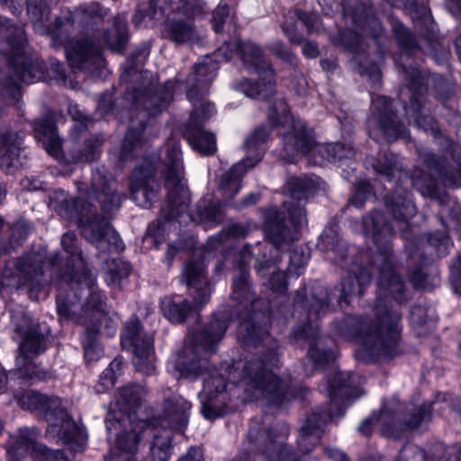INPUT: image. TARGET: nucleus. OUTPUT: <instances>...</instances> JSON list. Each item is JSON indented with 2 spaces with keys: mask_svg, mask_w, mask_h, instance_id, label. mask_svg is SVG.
<instances>
[{
  "mask_svg": "<svg viewBox=\"0 0 461 461\" xmlns=\"http://www.w3.org/2000/svg\"><path fill=\"white\" fill-rule=\"evenodd\" d=\"M267 237L269 242L246 244L240 251L238 273L233 276L231 299L237 302L240 323L238 337L246 348H259L260 356L246 361L236 387L242 392L244 402L264 399L268 404L279 405L290 397H295L291 382L278 376L274 369L279 366V344L269 335L267 323V310L258 311L263 302L256 298L249 273V261L255 259V268L262 278L266 271L276 262L277 251L290 249L300 239V229L304 225L305 213L302 207L289 208V219L284 212L269 209L266 215Z\"/></svg>",
  "mask_w": 461,
  "mask_h": 461,
  "instance_id": "1",
  "label": "nucleus"
},
{
  "mask_svg": "<svg viewBox=\"0 0 461 461\" xmlns=\"http://www.w3.org/2000/svg\"><path fill=\"white\" fill-rule=\"evenodd\" d=\"M363 232L372 236L376 252L372 256L370 267L378 273L376 299L374 315H348L336 321V335L346 340H357L363 346L367 361L377 358L393 357L402 353L401 312L389 303V297L398 303L410 299L405 285L397 273V264L393 253L392 239L393 230L381 211H373L362 219Z\"/></svg>",
  "mask_w": 461,
  "mask_h": 461,
  "instance_id": "2",
  "label": "nucleus"
},
{
  "mask_svg": "<svg viewBox=\"0 0 461 461\" xmlns=\"http://www.w3.org/2000/svg\"><path fill=\"white\" fill-rule=\"evenodd\" d=\"M228 327L225 318L213 315L202 330L192 332L189 343L176 359L175 366L180 377H203L201 411L207 420H215L230 411V396L226 390L227 380L217 369L209 366L206 357L207 355L216 352Z\"/></svg>",
  "mask_w": 461,
  "mask_h": 461,
  "instance_id": "3",
  "label": "nucleus"
},
{
  "mask_svg": "<svg viewBox=\"0 0 461 461\" xmlns=\"http://www.w3.org/2000/svg\"><path fill=\"white\" fill-rule=\"evenodd\" d=\"M61 245L69 256L66 260L59 254H55L45 268L42 257L30 252L8 261L2 272L3 277L15 279L17 287H26L29 296L34 300L50 284L60 286L61 283L69 285L75 282L87 287L93 286L95 280L86 267L82 251L78 249L76 234H63Z\"/></svg>",
  "mask_w": 461,
  "mask_h": 461,
  "instance_id": "4",
  "label": "nucleus"
},
{
  "mask_svg": "<svg viewBox=\"0 0 461 461\" xmlns=\"http://www.w3.org/2000/svg\"><path fill=\"white\" fill-rule=\"evenodd\" d=\"M165 158L162 162L146 158L136 167L130 179L132 200L143 208H149L158 199L159 185L155 180L156 171L162 167L165 187L167 190V204L161 213L165 221L177 219L187 212L190 203L189 190L184 183V165L180 144L168 140L165 144Z\"/></svg>",
  "mask_w": 461,
  "mask_h": 461,
  "instance_id": "5",
  "label": "nucleus"
},
{
  "mask_svg": "<svg viewBox=\"0 0 461 461\" xmlns=\"http://www.w3.org/2000/svg\"><path fill=\"white\" fill-rule=\"evenodd\" d=\"M106 13L98 3L80 5L74 11L61 10L54 22L48 25L44 23L39 32L47 34L54 48L65 46L66 56L73 68L100 76L104 68L102 51L92 39H81L74 42L71 37L77 30L83 31L95 24Z\"/></svg>",
  "mask_w": 461,
  "mask_h": 461,
  "instance_id": "6",
  "label": "nucleus"
},
{
  "mask_svg": "<svg viewBox=\"0 0 461 461\" xmlns=\"http://www.w3.org/2000/svg\"><path fill=\"white\" fill-rule=\"evenodd\" d=\"M343 14L353 27L339 32L335 43L353 54L349 66L355 73L367 77L374 85L379 86L381 73L378 66L370 59L368 40L375 43L374 51L381 58L387 40L384 27L371 7L362 0H344Z\"/></svg>",
  "mask_w": 461,
  "mask_h": 461,
  "instance_id": "7",
  "label": "nucleus"
},
{
  "mask_svg": "<svg viewBox=\"0 0 461 461\" xmlns=\"http://www.w3.org/2000/svg\"><path fill=\"white\" fill-rule=\"evenodd\" d=\"M334 296L333 290H329L318 282L310 283L296 291L294 299V310L306 312L308 321L297 325L291 333L294 344L301 342L309 345L307 359L316 369L335 359L334 342L330 337L320 335L317 321L330 312V303Z\"/></svg>",
  "mask_w": 461,
  "mask_h": 461,
  "instance_id": "8",
  "label": "nucleus"
},
{
  "mask_svg": "<svg viewBox=\"0 0 461 461\" xmlns=\"http://www.w3.org/2000/svg\"><path fill=\"white\" fill-rule=\"evenodd\" d=\"M218 61L204 57L194 65L185 79V95L193 104V111L184 131V138L194 150L211 156L217 149L215 135L203 129V123L214 113V104L205 100L209 87L217 75Z\"/></svg>",
  "mask_w": 461,
  "mask_h": 461,
  "instance_id": "9",
  "label": "nucleus"
},
{
  "mask_svg": "<svg viewBox=\"0 0 461 461\" xmlns=\"http://www.w3.org/2000/svg\"><path fill=\"white\" fill-rule=\"evenodd\" d=\"M392 27L397 44L403 52L402 54L395 55L394 60L408 81V87L411 92L410 102L403 106L405 115L409 123L413 122V125L418 129L437 136L439 132L438 122L432 116L425 113V94L429 83L434 81V77L427 75L418 67L402 61L404 58L410 59L411 57L420 51H423V50L418 43L415 36L402 23L394 21Z\"/></svg>",
  "mask_w": 461,
  "mask_h": 461,
  "instance_id": "10",
  "label": "nucleus"
},
{
  "mask_svg": "<svg viewBox=\"0 0 461 461\" xmlns=\"http://www.w3.org/2000/svg\"><path fill=\"white\" fill-rule=\"evenodd\" d=\"M360 377L352 372L334 371L320 391H327L330 404L312 411L300 429L297 445L302 454L310 453L320 442L327 423L335 417H342L352 400L358 397Z\"/></svg>",
  "mask_w": 461,
  "mask_h": 461,
  "instance_id": "11",
  "label": "nucleus"
},
{
  "mask_svg": "<svg viewBox=\"0 0 461 461\" xmlns=\"http://www.w3.org/2000/svg\"><path fill=\"white\" fill-rule=\"evenodd\" d=\"M13 335L18 342L19 356L15 359L18 379L33 384L51 379L50 369L32 361L47 349L49 331L44 324L32 319L23 310L12 313Z\"/></svg>",
  "mask_w": 461,
  "mask_h": 461,
  "instance_id": "12",
  "label": "nucleus"
},
{
  "mask_svg": "<svg viewBox=\"0 0 461 461\" xmlns=\"http://www.w3.org/2000/svg\"><path fill=\"white\" fill-rule=\"evenodd\" d=\"M0 52L5 56L12 75L0 71V93L16 98L19 82L32 84L43 78L41 68L26 56V37L23 27L15 26L0 15Z\"/></svg>",
  "mask_w": 461,
  "mask_h": 461,
  "instance_id": "13",
  "label": "nucleus"
},
{
  "mask_svg": "<svg viewBox=\"0 0 461 461\" xmlns=\"http://www.w3.org/2000/svg\"><path fill=\"white\" fill-rule=\"evenodd\" d=\"M238 55L246 68L256 73L260 82L241 79L233 83V88L250 98L266 99L276 92V73L273 66L265 59L259 45L251 41L240 39L223 40V43L214 52L216 58L222 57L227 61Z\"/></svg>",
  "mask_w": 461,
  "mask_h": 461,
  "instance_id": "14",
  "label": "nucleus"
},
{
  "mask_svg": "<svg viewBox=\"0 0 461 461\" xmlns=\"http://www.w3.org/2000/svg\"><path fill=\"white\" fill-rule=\"evenodd\" d=\"M59 212L70 221H76L83 237L100 252H120L123 249V242L113 229L110 221L100 215L95 207L85 198L65 197L59 203Z\"/></svg>",
  "mask_w": 461,
  "mask_h": 461,
  "instance_id": "15",
  "label": "nucleus"
},
{
  "mask_svg": "<svg viewBox=\"0 0 461 461\" xmlns=\"http://www.w3.org/2000/svg\"><path fill=\"white\" fill-rule=\"evenodd\" d=\"M319 247L326 253V257L333 264L347 269V275L342 276L341 287L338 302L348 303L353 295L360 296L372 279V273L367 267L348 258V245L339 236V227L330 222L321 235Z\"/></svg>",
  "mask_w": 461,
  "mask_h": 461,
  "instance_id": "16",
  "label": "nucleus"
},
{
  "mask_svg": "<svg viewBox=\"0 0 461 461\" xmlns=\"http://www.w3.org/2000/svg\"><path fill=\"white\" fill-rule=\"evenodd\" d=\"M205 268L204 257L196 258L194 255L182 273L194 305L189 300L178 295L166 296L160 300V310L172 323L185 322L194 308L199 310L210 301L212 288Z\"/></svg>",
  "mask_w": 461,
  "mask_h": 461,
  "instance_id": "17",
  "label": "nucleus"
},
{
  "mask_svg": "<svg viewBox=\"0 0 461 461\" xmlns=\"http://www.w3.org/2000/svg\"><path fill=\"white\" fill-rule=\"evenodd\" d=\"M447 153L451 155L455 166L448 165L445 158L430 150H420L419 158L428 173L415 170L411 185L423 196L439 200L438 181L444 186L456 188L461 186V151L455 143H450Z\"/></svg>",
  "mask_w": 461,
  "mask_h": 461,
  "instance_id": "18",
  "label": "nucleus"
},
{
  "mask_svg": "<svg viewBox=\"0 0 461 461\" xmlns=\"http://www.w3.org/2000/svg\"><path fill=\"white\" fill-rule=\"evenodd\" d=\"M23 410L42 415L48 423L47 436L54 440L68 444L77 440L79 430L63 406L62 400L36 391L28 390L15 394Z\"/></svg>",
  "mask_w": 461,
  "mask_h": 461,
  "instance_id": "19",
  "label": "nucleus"
},
{
  "mask_svg": "<svg viewBox=\"0 0 461 461\" xmlns=\"http://www.w3.org/2000/svg\"><path fill=\"white\" fill-rule=\"evenodd\" d=\"M174 82L167 81L158 86L151 93V89H146L142 93L137 92L132 97V105L140 117L138 127L134 126V120L131 119V125L129 128L123 140L121 149V159L127 160L131 158L134 151L142 144V133L146 129V119L159 114L167 108L173 99Z\"/></svg>",
  "mask_w": 461,
  "mask_h": 461,
  "instance_id": "20",
  "label": "nucleus"
},
{
  "mask_svg": "<svg viewBox=\"0 0 461 461\" xmlns=\"http://www.w3.org/2000/svg\"><path fill=\"white\" fill-rule=\"evenodd\" d=\"M267 122L270 128L279 124L289 123V130L282 132L284 152L287 158H293L297 153L308 154L315 146L312 132L300 120L290 115L288 104L284 100H278L269 110Z\"/></svg>",
  "mask_w": 461,
  "mask_h": 461,
  "instance_id": "21",
  "label": "nucleus"
},
{
  "mask_svg": "<svg viewBox=\"0 0 461 461\" xmlns=\"http://www.w3.org/2000/svg\"><path fill=\"white\" fill-rule=\"evenodd\" d=\"M158 425L157 419L138 420L132 417L121 419L115 412H109L105 427L110 436L116 435V446L126 453L135 455L140 441Z\"/></svg>",
  "mask_w": 461,
  "mask_h": 461,
  "instance_id": "22",
  "label": "nucleus"
},
{
  "mask_svg": "<svg viewBox=\"0 0 461 461\" xmlns=\"http://www.w3.org/2000/svg\"><path fill=\"white\" fill-rule=\"evenodd\" d=\"M436 402H424L421 404L410 403L405 407L404 414L402 403L395 398L383 402L379 420L388 429H393L401 423L406 429H415L432 419V406Z\"/></svg>",
  "mask_w": 461,
  "mask_h": 461,
  "instance_id": "23",
  "label": "nucleus"
},
{
  "mask_svg": "<svg viewBox=\"0 0 461 461\" xmlns=\"http://www.w3.org/2000/svg\"><path fill=\"white\" fill-rule=\"evenodd\" d=\"M153 337L141 332L140 322L138 319H131L126 322L122 334V344L133 348V363L138 371L150 375L155 370Z\"/></svg>",
  "mask_w": 461,
  "mask_h": 461,
  "instance_id": "24",
  "label": "nucleus"
},
{
  "mask_svg": "<svg viewBox=\"0 0 461 461\" xmlns=\"http://www.w3.org/2000/svg\"><path fill=\"white\" fill-rule=\"evenodd\" d=\"M385 204L391 211L394 221L403 225L402 231L404 239L407 240L405 249L409 258L413 260L416 258L423 259L424 255L420 249L419 240H411L407 233V229L410 228L409 220L417 212L412 194L406 189L397 186L393 193L386 198Z\"/></svg>",
  "mask_w": 461,
  "mask_h": 461,
  "instance_id": "25",
  "label": "nucleus"
},
{
  "mask_svg": "<svg viewBox=\"0 0 461 461\" xmlns=\"http://www.w3.org/2000/svg\"><path fill=\"white\" fill-rule=\"evenodd\" d=\"M86 196L88 200L97 201L101 210L107 214L117 212L124 199V195L117 190L114 178L100 168L93 171L90 190L86 191Z\"/></svg>",
  "mask_w": 461,
  "mask_h": 461,
  "instance_id": "26",
  "label": "nucleus"
},
{
  "mask_svg": "<svg viewBox=\"0 0 461 461\" xmlns=\"http://www.w3.org/2000/svg\"><path fill=\"white\" fill-rule=\"evenodd\" d=\"M368 123L376 124L388 142L406 137V128L398 119L393 100L386 96L372 97V114L368 118Z\"/></svg>",
  "mask_w": 461,
  "mask_h": 461,
  "instance_id": "27",
  "label": "nucleus"
},
{
  "mask_svg": "<svg viewBox=\"0 0 461 461\" xmlns=\"http://www.w3.org/2000/svg\"><path fill=\"white\" fill-rule=\"evenodd\" d=\"M296 21L301 22L308 35L321 34L325 32L322 20L317 13L300 8L290 10L284 17L281 29L293 44L301 45L303 41V35L298 32Z\"/></svg>",
  "mask_w": 461,
  "mask_h": 461,
  "instance_id": "28",
  "label": "nucleus"
},
{
  "mask_svg": "<svg viewBox=\"0 0 461 461\" xmlns=\"http://www.w3.org/2000/svg\"><path fill=\"white\" fill-rule=\"evenodd\" d=\"M160 35L176 46L185 45L197 38V27L192 20L170 13L162 23Z\"/></svg>",
  "mask_w": 461,
  "mask_h": 461,
  "instance_id": "29",
  "label": "nucleus"
},
{
  "mask_svg": "<svg viewBox=\"0 0 461 461\" xmlns=\"http://www.w3.org/2000/svg\"><path fill=\"white\" fill-rule=\"evenodd\" d=\"M23 136L11 129L0 130V167L8 174L14 173L20 167Z\"/></svg>",
  "mask_w": 461,
  "mask_h": 461,
  "instance_id": "30",
  "label": "nucleus"
},
{
  "mask_svg": "<svg viewBox=\"0 0 461 461\" xmlns=\"http://www.w3.org/2000/svg\"><path fill=\"white\" fill-rule=\"evenodd\" d=\"M106 297L98 290H93L87 296L82 308L83 319L87 318V324L98 323L100 328L104 325L108 336H113L116 331V324L109 318L105 312Z\"/></svg>",
  "mask_w": 461,
  "mask_h": 461,
  "instance_id": "31",
  "label": "nucleus"
},
{
  "mask_svg": "<svg viewBox=\"0 0 461 461\" xmlns=\"http://www.w3.org/2000/svg\"><path fill=\"white\" fill-rule=\"evenodd\" d=\"M40 432L36 428L20 429L15 435L10 436L7 443L8 461H18L25 455L32 453L33 458L36 456V447L41 446L39 443Z\"/></svg>",
  "mask_w": 461,
  "mask_h": 461,
  "instance_id": "32",
  "label": "nucleus"
},
{
  "mask_svg": "<svg viewBox=\"0 0 461 461\" xmlns=\"http://www.w3.org/2000/svg\"><path fill=\"white\" fill-rule=\"evenodd\" d=\"M91 39L98 48L104 44L113 52L122 53L130 40L126 15L123 14L116 15L110 30L104 32L96 40Z\"/></svg>",
  "mask_w": 461,
  "mask_h": 461,
  "instance_id": "33",
  "label": "nucleus"
},
{
  "mask_svg": "<svg viewBox=\"0 0 461 461\" xmlns=\"http://www.w3.org/2000/svg\"><path fill=\"white\" fill-rule=\"evenodd\" d=\"M192 404L179 396L166 401L163 417H152L170 429L186 426Z\"/></svg>",
  "mask_w": 461,
  "mask_h": 461,
  "instance_id": "34",
  "label": "nucleus"
},
{
  "mask_svg": "<svg viewBox=\"0 0 461 461\" xmlns=\"http://www.w3.org/2000/svg\"><path fill=\"white\" fill-rule=\"evenodd\" d=\"M148 391L141 384H128L118 390L116 404L120 413L116 414L118 418L125 419L131 417L142 404Z\"/></svg>",
  "mask_w": 461,
  "mask_h": 461,
  "instance_id": "35",
  "label": "nucleus"
},
{
  "mask_svg": "<svg viewBox=\"0 0 461 461\" xmlns=\"http://www.w3.org/2000/svg\"><path fill=\"white\" fill-rule=\"evenodd\" d=\"M249 168L247 159H241L222 175L218 191L225 203H230L240 191L241 178Z\"/></svg>",
  "mask_w": 461,
  "mask_h": 461,
  "instance_id": "36",
  "label": "nucleus"
},
{
  "mask_svg": "<svg viewBox=\"0 0 461 461\" xmlns=\"http://www.w3.org/2000/svg\"><path fill=\"white\" fill-rule=\"evenodd\" d=\"M291 198L296 200L295 203L294 201L284 202V207L286 209V214L289 216V208L302 207L305 211L304 206L300 204V201L307 199L317 188L318 180L309 177L307 176L291 177L287 182ZM306 214V212H304ZM307 220L305 219L304 224Z\"/></svg>",
  "mask_w": 461,
  "mask_h": 461,
  "instance_id": "37",
  "label": "nucleus"
},
{
  "mask_svg": "<svg viewBox=\"0 0 461 461\" xmlns=\"http://www.w3.org/2000/svg\"><path fill=\"white\" fill-rule=\"evenodd\" d=\"M34 130L41 139L44 149L52 157L58 158L61 149V140L57 132V127L50 117H43L35 121Z\"/></svg>",
  "mask_w": 461,
  "mask_h": 461,
  "instance_id": "38",
  "label": "nucleus"
},
{
  "mask_svg": "<svg viewBox=\"0 0 461 461\" xmlns=\"http://www.w3.org/2000/svg\"><path fill=\"white\" fill-rule=\"evenodd\" d=\"M152 433L153 441L150 445V455L154 461H168L172 455V438L170 429L166 428L158 421L156 428L149 431Z\"/></svg>",
  "mask_w": 461,
  "mask_h": 461,
  "instance_id": "39",
  "label": "nucleus"
},
{
  "mask_svg": "<svg viewBox=\"0 0 461 461\" xmlns=\"http://www.w3.org/2000/svg\"><path fill=\"white\" fill-rule=\"evenodd\" d=\"M271 133V129L266 125H260L245 139L244 147L247 150L248 156L244 158L247 159L249 167H255L263 157L262 145L268 140Z\"/></svg>",
  "mask_w": 461,
  "mask_h": 461,
  "instance_id": "40",
  "label": "nucleus"
},
{
  "mask_svg": "<svg viewBox=\"0 0 461 461\" xmlns=\"http://www.w3.org/2000/svg\"><path fill=\"white\" fill-rule=\"evenodd\" d=\"M98 323H92L86 326V331L82 339L85 358L87 362H95L101 358L103 349L98 342V333L100 332Z\"/></svg>",
  "mask_w": 461,
  "mask_h": 461,
  "instance_id": "41",
  "label": "nucleus"
},
{
  "mask_svg": "<svg viewBox=\"0 0 461 461\" xmlns=\"http://www.w3.org/2000/svg\"><path fill=\"white\" fill-rule=\"evenodd\" d=\"M269 443L264 449V454L272 460L276 461H301L297 453L290 450L284 444L285 433L279 437L278 439L272 438V431L268 432Z\"/></svg>",
  "mask_w": 461,
  "mask_h": 461,
  "instance_id": "42",
  "label": "nucleus"
},
{
  "mask_svg": "<svg viewBox=\"0 0 461 461\" xmlns=\"http://www.w3.org/2000/svg\"><path fill=\"white\" fill-rule=\"evenodd\" d=\"M171 13L194 22L207 13V5L203 0H176Z\"/></svg>",
  "mask_w": 461,
  "mask_h": 461,
  "instance_id": "43",
  "label": "nucleus"
},
{
  "mask_svg": "<svg viewBox=\"0 0 461 461\" xmlns=\"http://www.w3.org/2000/svg\"><path fill=\"white\" fill-rule=\"evenodd\" d=\"M102 140L97 137H91L83 142L82 146L74 148L71 151L74 162H92L100 155Z\"/></svg>",
  "mask_w": 461,
  "mask_h": 461,
  "instance_id": "44",
  "label": "nucleus"
},
{
  "mask_svg": "<svg viewBox=\"0 0 461 461\" xmlns=\"http://www.w3.org/2000/svg\"><path fill=\"white\" fill-rule=\"evenodd\" d=\"M212 28L216 33H221L226 31L236 32L237 27L234 18L230 14V7L227 4H219L212 13Z\"/></svg>",
  "mask_w": 461,
  "mask_h": 461,
  "instance_id": "45",
  "label": "nucleus"
},
{
  "mask_svg": "<svg viewBox=\"0 0 461 461\" xmlns=\"http://www.w3.org/2000/svg\"><path fill=\"white\" fill-rule=\"evenodd\" d=\"M393 7L408 11L413 20L426 19L430 15L429 0H385Z\"/></svg>",
  "mask_w": 461,
  "mask_h": 461,
  "instance_id": "46",
  "label": "nucleus"
},
{
  "mask_svg": "<svg viewBox=\"0 0 461 461\" xmlns=\"http://www.w3.org/2000/svg\"><path fill=\"white\" fill-rule=\"evenodd\" d=\"M397 159L396 155L384 151L377 159H371V167L377 175L391 180L397 170Z\"/></svg>",
  "mask_w": 461,
  "mask_h": 461,
  "instance_id": "47",
  "label": "nucleus"
},
{
  "mask_svg": "<svg viewBox=\"0 0 461 461\" xmlns=\"http://www.w3.org/2000/svg\"><path fill=\"white\" fill-rule=\"evenodd\" d=\"M131 273V265L122 259H113L105 273V281L110 286H121Z\"/></svg>",
  "mask_w": 461,
  "mask_h": 461,
  "instance_id": "48",
  "label": "nucleus"
},
{
  "mask_svg": "<svg viewBox=\"0 0 461 461\" xmlns=\"http://www.w3.org/2000/svg\"><path fill=\"white\" fill-rule=\"evenodd\" d=\"M27 13L39 32L49 21L50 9L45 0H27Z\"/></svg>",
  "mask_w": 461,
  "mask_h": 461,
  "instance_id": "49",
  "label": "nucleus"
},
{
  "mask_svg": "<svg viewBox=\"0 0 461 461\" xmlns=\"http://www.w3.org/2000/svg\"><path fill=\"white\" fill-rule=\"evenodd\" d=\"M57 304V313L59 318L66 321H73L77 323L87 326V318L83 319L82 312L80 314L77 313L76 304L68 303L67 299H65L61 294H59L56 298Z\"/></svg>",
  "mask_w": 461,
  "mask_h": 461,
  "instance_id": "50",
  "label": "nucleus"
},
{
  "mask_svg": "<svg viewBox=\"0 0 461 461\" xmlns=\"http://www.w3.org/2000/svg\"><path fill=\"white\" fill-rule=\"evenodd\" d=\"M329 153L328 159L332 163L339 165L343 164L347 160L356 158V151L353 147L346 143H335L327 148Z\"/></svg>",
  "mask_w": 461,
  "mask_h": 461,
  "instance_id": "51",
  "label": "nucleus"
},
{
  "mask_svg": "<svg viewBox=\"0 0 461 461\" xmlns=\"http://www.w3.org/2000/svg\"><path fill=\"white\" fill-rule=\"evenodd\" d=\"M427 246L434 249L437 257L442 258L449 253L452 242L445 231H435L429 236Z\"/></svg>",
  "mask_w": 461,
  "mask_h": 461,
  "instance_id": "52",
  "label": "nucleus"
},
{
  "mask_svg": "<svg viewBox=\"0 0 461 461\" xmlns=\"http://www.w3.org/2000/svg\"><path fill=\"white\" fill-rule=\"evenodd\" d=\"M150 52V45L147 42H142L140 44L131 54V57L127 60L128 68L127 74H131L135 70H139L140 67H142L149 56Z\"/></svg>",
  "mask_w": 461,
  "mask_h": 461,
  "instance_id": "53",
  "label": "nucleus"
},
{
  "mask_svg": "<svg viewBox=\"0 0 461 461\" xmlns=\"http://www.w3.org/2000/svg\"><path fill=\"white\" fill-rule=\"evenodd\" d=\"M291 276L287 271H273L271 276L264 282V285L274 293L283 294L287 289V279Z\"/></svg>",
  "mask_w": 461,
  "mask_h": 461,
  "instance_id": "54",
  "label": "nucleus"
},
{
  "mask_svg": "<svg viewBox=\"0 0 461 461\" xmlns=\"http://www.w3.org/2000/svg\"><path fill=\"white\" fill-rule=\"evenodd\" d=\"M308 257L298 249L293 250L290 255V264L286 269L288 274L295 278H298L307 264Z\"/></svg>",
  "mask_w": 461,
  "mask_h": 461,
  "instance_id": "55",
  "label": "nucleus"
},
{
  "mask_svg": "<svg viewBox=\"0 0 461 461\" xmlns=\"http://www.w3.org/2000/svg\"><path fill=\"white\" fill-rule=\"evenodd\" d=\"M68 113L75 122L74 130L78 132L86 131L89 124L93 122L90 116L80 111L77 104H70L68 106Z\"/></svg>",
  "mask_w": 461,
  "mask_h": 461,
  "instance_id": "56",
  "label": "nucleus"
},
{
  "mask_svg": "<svg viewBox=\"0 0 461 461\" xmlns=\"http://www.w3.org/2000/svg\"><path fill=\"white\" fill-rule=\"evenodd\" d=\"M35 461H69L68 457L61 450H53L41 444L36 447Z\"/></svg>",
  "mask_w": 461,
  "mask_h": 461,
  "instance_id": "57",
  "label": "nucleus"
},
{
  "mask_svg": "<svg viewBox=\"0 0 461 461\" xmlns=\"http://www.w3.org/2000/svg\"><path fill=\"white\" fill-rule=\"evenodd\" d=\"M269 50L285 62L292 66H297V57L285 45L283 41H276L273 42L269 46Z\"/></svg>",
  "mask_w": 461,
  "mask_h": 461,
  "instance_id": "58",
  "label": "nucleus"
},
{
  "mask_svg": "<svg viewBox=\"0 0 461 461\" xmlns=\"http://www.w3.org/2000/svg\"><path fill=\"white\" fill-rule=\"evenodd\" d=\"M371 185L366 181L359 182L356 187L354 194L350 199L351 204L356 208H362L367 197L371 194Z\"/></svg>",
  "mask_w": 461,
  "mask_h": 461,
  "instance_id": "59",
  "label": "nucleus"
},
{
  "mask_svg": "<svg viewBox=\"0 0 461 461\" xmlns=\"http://www.w3.org/2000/svg\"><path fill=\"white\" fill-rule=\"evenodd\" d=\"M249 228L243 224L232 223L225 227L222 233H220L218 237L212 238V240H216L218 242H222L224 234L225 237L231 238H244L248 235Z\"/></svg>",
  "mask_w": 461,
  "mask_h": 461,
  "instance_id": "60",
  "label": "nucleus"
},
{
  "mask_svg": "<svg viewBox=\"0 0 461 461\" xmlns=\"http://www.w3.org/2000/svg\"><path fill=\"white\" fill-rule=\"evenodd\" d=\"M426 454L425 451L421 448H419L415 446L406 445L404 446L401 452L400 456L397 461H425Z\"/></svg>",
  "mask_w": 461,
  "mask_h": 461,
  "instance_id": "61",
  "label": "nucleus"
},
{
  "mask_svg": "<svg viewBox=\"0 0 461 461\" xmlns=\"http://www.w3.org/2000/svg\"><path fill=\"white\" fill-rule=\"evenodd\" d=\"M48 73L50 79L57 84H65L67 81L65 66L58 60L50 62Z\"/></svg>",
  "mask_w": 461,
  "mask_h": 461,
  "instance_id": "62",
  "label": "nucleus"
},
{
  "mask_svg": "<svg viewBox=\"0 0 461 461\" xmlns=\"http://www.w3.org/2000/svg\"><path fill=\"white\" fill-rule=\"evenodd\" d=\"M410 281L412 283L413 286L420 289H428L429 286L428 281V276L423 271V268L419 267L414 268L410 272L409 275Z\"/></svg>",
  "mask_w": 461,
  "mask_h": 461,
  "instance_id": "63",
  "label": "nucleus"
},
{
  "mask_svg": "<svg viewBox=\"0 0 461 461\" xmlns=\"http://www.w3.org/2000/svg\"><path fill=\"white\" fill-rule=\"evenodd\" d=\"M450 276L456 293L461 295V254L451 265Z\"/></svg>",
  "mask_w": 461,
  "mask_h": 461,
  "instance_id": "64",
  "label": "nucleus"
}]
</instances>
